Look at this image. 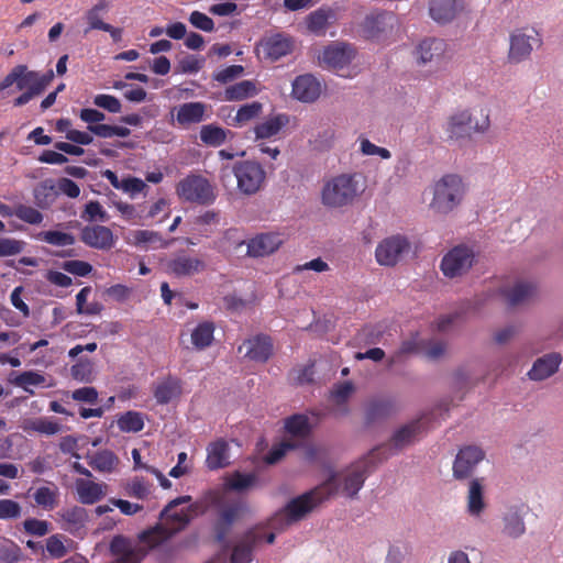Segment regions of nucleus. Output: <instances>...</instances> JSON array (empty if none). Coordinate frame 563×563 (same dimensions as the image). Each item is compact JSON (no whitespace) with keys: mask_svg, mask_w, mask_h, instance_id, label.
<instances>
[{"mask_svg":"<svg viewBox=\"0 0 563 563\" xmlns=\"http://www.w3.org/2000/svg\"><path fill=\"white\" fill-rule=\"evenodd\" d=\"M338 475L332 474L321 485L313 489L292 498L287 505L277 511L269 520L272 529L283 531L290 525L300 521L321 503L335 495L338 492Z\"/></svg>","mask_w":563,"mask_h":563,"instance_id":"f257e3e1","label":"nucleus"},{"mask_svg":"<svg viewBox=\"0 0 563 563\" xmlns=\"http://www.w3.org/2000/svg\"><path fill=\"white\" fill-rule=\"evenodd\" d=\"M362 175L346 173L333 176L324 181L321 189V202L332 209L351 205L363 191Z\"/></svg>","mask_w":563,"mask_h":563,"instance_id":"f03ea898","label":"nucleus"},{"mask_svg":"<svg viewBox=\"0 0 563 563\" xmlns=\"http://www.w3.org/2000/svg\"><path fill=\"white\" fill-rule=\"evenodd\" d=\"M464 194L465 186L460 176L454 174L444 175L434 184L430 207L438 213L446 214L461 203Z\"/></svg>","mask_w":563,"mask_h":563,"instance_id":"7ed1b4c3","label":"nucleus"},{"mask_svg":"<svg viewBox=\"0 0 563 563\" xmlns=\"http://www.w3.org/2000/svg\"><path fill=\"white\" fill-rule=\"evenodd\" d=\"M176 194L181 201L199 206H210L217 199L212 184L202 175L189 174L176 185Z\"/></svg>","mask_w":563,"mask_h":563,"instance_id":"20e7f679","label":"nucleus"},{"mask_svg":"<svg viewBox=\"0 0 563 563\" xmlns=\"http://www.w3.org/2000/svg\"><path fill=\"white\" fill-rule=\"evenodd\" d=\"M422 431L420 419L413 420L397 429L386 444L379 445L371 451V456H375L377 462L387 460L389 456L398 454L404 449L413 444Z\"/></svg>","mask_w":563,"mask_h":563,"instance_id":"39448f33","label":"nucleus"},{"mask_svg":"<svg viewBox=\"0 0 563 563\" xmlns=\"http://www.w3.org/2000/svg\"><path fill=\"white\" fill-rule=\"evenodd\" d=\"M53 79L54 71L52 69L41 75L37 71L29 70L26 65H16L0 82V99L10 93L7 90L14 84L18 90H23L27 84H32L35 88L41 89L42 93Z\"/></svg>","mask_w":563,"mask_h":563,"instance_id":"423d86ee","label":"nucleus"},{"mask_svg":"<svg viewBox=\"0 0 563 563\" xmlns=\"http://www.w3.org/2000/svg\"><path fill=\"white\" fill-rule=\"evenodd\" d=\"M239 191L244 196L257 194L265 185L266 172L264 167L254 161H240L232 169Z\"/></svg>","mask_w":563,"mask_h":563,"instance_id":"0eeeda50","label":"nucleus"},{"mask_svg":"<svg viewBox=\"0 0 563 563\" xmlns=\"http://www.w3.org/2000/svg\"><path fill=\"white\" fill-rule=\"evenodd\" d=\"M475 263V252L472 247L460 244L451 249L441 260L440 268L448 278L465 275Z\"/></svg>","mask_w":563,"mask_h":563,"instance_id":"6e6552de","label":"nucleus"},{"mask_svg":"<svg viewBox=\"0 0 563 563\" xmlns=\"http://www.w3.org/2000/svg\"><path fill=\"white\" fill-rule=\"evenodd\" d=\"M472 114L468 110H459L451 114L445 123L444 132L449 141H457L461 139L470 137V130L473 129L475 132L484 133L489 128V117L485 115L481 123H476L471 126Z\"/></svg>","mask_w":563,"mask_h":563,"instance_id":"1a4fd4ad","label":"nucleus"},{"mask_svg":"<svg viewBox=\"0 0 563 563\" xmlns=\"http://www.w3.org/2000/svg\"><path fill=\"white\" fill-rule=\"evenodd\" d=\"M410 250V243L406 236L393 235L378 243L375 257L379 265L395 266Z\"/></svg>","mask_w":563,"mask_h":563,"instance_id":"9d476101","label":"nucleus"},{"mask_svg":"<svg viewBox=\"0 0 563 563\" xmlns=\"http://www.w3.org/2000/svg\"><path fill=\"white\" fill-rule=\"evenodd\" d=\"M415 55L419 65L440 67L449 59L448 44L442 38L428 37L418 44Z\"/></svg>","mask_w":563,"mask_h":563,"instance_id":"9b49d317","label":"nucleus"},{"mask_svg":"<svg viewBox=\"0 0 563 563\" xmlns=\"http://www.w3.org/2000/svg\"><path fill=\"white\" fill-rule=\"evenodd\" d=\"M485 459V452L476 445H466L459 450L452 466L453 477L457 481L470 478L476 466Z\"/></svg>","mask_w":563,"mask_h":563,"instance_id":"f8f14e48","label":"nucleus"},{"mask_svg":"<svg viewBox=\"0 0 563 563\" xmlns=\"http://www.w3.org/2000/svg\"><path fill=\"white\" fill-rule=\"evenodd\" d=\"M294 38L285 33L267 34L261 38L256 49L268 60L276 62L294 51Z\"/></svg>","mask_w":563,"mask_h":563,"instance_id":"ddd939ff","label":"nucleus"},{"mask_svg":"<svg viewBox=\"0 0 563 563\" xmlns=\"http://www.w3.org/2000/svg\"><path fill=\"white\" fill-rule=\"evenodd\" d=\"M534 35H528L521 30H516L510 34L508 62L510 64H519L531 55L533 45L540 46L542 41L537 31H532Z\"/></svg>","mask_w":563,"mask_h":563,"instance_id":"4468645a","label":"nucleus"},{"mask_svg":"<svg viewBox=\"0 0 563 563\" xmlns=\"http://www.w3.org/2000/svg\"><path fill=\"white\" fill-rule=\"evenodd\" d=\"M376 461L377 459L375 456H371L369 453L346 471L343 476L342 487V490L346 496L354 497L358 493Z\"/></svg>","mask_w":563,"mask_h":563,"instance_id":"2eb2a0df","label":"nucleus"},{"mask_svg":"<svg viewBox=\"0 0 563 563\" xmlns=\"http://www.w3.org/2000/svg\"><path fill=\"white\" fill-rule=\"evenodd\" d=\"M354 56L355 49L351 44L333 43L323 49L319 58L324 67L339 71L347 66Z\"/></svg>","mask_w":563,"mask_h":563,"instance_id":"dca6fc26","label":"nucleus"},{"mask_svg":"<svg viewBox=\"0 0 563 563\" xmlns=\"http://www.w3.org/2000/svg\"><path fill=\"white\" fill-rule=\"evenodd\" d=\"M80 240L89 247L108 251L115 244L111 229L100 224L86 225L80 231Z\"/></svg>","mask_w":563,"mask_h":563,"instance_id":"f3484780","label":"nucleus"},{"mask_svg":"<svg viewBox=\"0 0 563 563\" xmlns=\"http://www.w3.org/2000/svg\"><path fill=\"white\" fill-rule=\"evenodd\" d=\"M166 268L170 275L188 277L202 273L206 269V263L199 257L183 252L173 256L167 262Z\"/></svg>","mask_w":563,"mask_h":563,"instance_id":"a211bd4d","label":"nucleus"},{"mask_svg":"<svg viewBox=\"0 0 563 563\" xmlns=\"http://www.w3.org/2000/svg\"><path fill=\"white\" fill-rule=\"evenodd\" d=\"M110 551L117 558L114 563H141L146 551L141 547H133L123 536H115L110 543Z\"/></svg>","mask_w":563,"mask_h":563,"instance_id":"6ab92c4d","label":"nucleus"},{"mask_svg":"<svg viewBox=\"0 0 563 563\" xmlns=\"http://www.w3.org/2000/svg\"><path fill=\"white\" fill-rule=\"evenodd\" d=\"M262 538L257 529L246 531L233 547L230 563H251L253 551L262 542Z\"/></svg>","mask_w":563,"mask_h":563,"instance_id":"aec40b11","label":"nucleus"},{"mask_svg":"<svg viewBox=\"0 0 563 563\" xmlns=\"http://www.w3.org/2000/svg\"><path fill=\"white\" fill-rule=\"evenodd\" d=\"M241 512L239 504H230L219 509L218 518L213 523L214 539L219 543H224L231 531L233 523L236 521Z\"/></svg>","mask_w":563,"mask_h":563,"instance_id":"412c9836","label":"nucleus"},{"mask_svg":"<svg viewBox=\"0 0 563 563\" xmlns=\"http://www.w3.org/2000/svg\"><path fill=\"white\" fill-rule=\"evenodd\" d=\"M282 243V235L277 232L261 233L249 241L247 254L253 257H263L278 250Z\"/></svg>","mask_w":563,"mask_h":563,"instance_id":"4be33fe9","label":"nucleus"},{"mask_svg":"<svg viewBox=\"0 0 563 563\" xmlns=\"http://www.w3.org/2000/svg\"><path fill=\"white\" fill-rule=\"evenodd\" d=\"M62 528L73 536H80L85 532L88 521V512L84 507L73 506L59 512Z\"/></svg>","mask_w":563,"mask_h":563,"instance_id":"5701e85b","label":"nucleus"},{"mask_svg":"<svg viewBox=\"0 0 563 563\" xmlns=\"http://www.w3.org/2000/svg\"><path fill=\"white\" fill-rule=\"evenodd\" d=\"M321 92L320 82L312 75L298 76L292 82L294 98L302 102H313Z\"/></svg>","mask_w":563,"mask_h":563,"instance_id":"b1692460","label":"nucleus"},{"mask_svg":"<svg viewBox=\"0 0 563 563\" xmlns=\"http://www.w3.org/2000/svg\"><path fill=\"white\" fill-rule=\"evenodd\" d=\"M247 347L245 356L251 361L265 363L273 355V341L271 336L258 334L244 342Z\"/></svg>","mask_w":563,"mask_h":563,"instance_id":"393cba45","label":"nucleus"},{"mask_svg":"<svg viewBox=\"0 0 563 563\" xmlns=\"http://www.w3.org/2000/svg\"><path fill=\"white\" fill-rule=\"evenodd\" d=\"M78 499L84 505H92L102 499L107 494V485L84 478L75 482Z\"/></svg>","mask_w":563,"mask_h":563,"instance_id":"a878e982","label":"nucleus"},{"mask_svg":"<svg viewBox=\"0 0 563 563\" xmlns=\"http://www.w3.org/2000/svg\"><path fill=\"white\" fill-rule=\"evenodd\" d=\"M561 355L558 353L547 354L538 358L532 368L528 372V376L532 380H542L552 376L561 364Z\"/></svg>","mask_w":563,"mask_h":563,"instance_id":"bb28decb","label":"nucleus"},{"mask_svg":"<svg viewBox=\"0 0 563 563\" xmlns=\"http://www.w3.org/2000/svg\"><path fill=\"white\" fill-rule=\"evenodd\" d=\"M181 394V380L178 377L168 375L162 379L154 388L153 395L156 402L166 405Z\"/></svg>","mask_w":563,"mask_h":563,"instance_id":"cd10ccee","label":"nucleus"},{"mask_svg":"<svg viewBox=\"0 0 563 563\" xmlns=\"http://www.w3.org/2000/svg\"><path fill=\"white\" fill-rule=\"evenodd\" d=\"M229 465V444L223 439L211 442L207 446L206 466L216 471Z\"/></svg>","mask_w":563,"mask_h":563,"instance_id":"c85d7f7f","label":"nucleus"},{"mask_svg":"<svg viewBox=\"0 0 563 563\" xmlns=\"http://www.w3.org/2000/svg\"><path fill=\"white\" fill-rule=\"evenodd\" d=\"M207 106L200 101L186 102L179 106L176 121L181 126L197 124L203 121Z\"/></svg>","mask_w":563,"mask_h":563,"instance_id":"c756f323","label":"nucleus"},{"mask_svg":"<svg viewBox=\"0 0 563 563\" xmlns=\"http://www.w3.org/2000/svg\"><path fill=\"white\" fill-rule=\"evenodd\" d=\"M460 10L459 0H431L429 7L431 18L439 23L450 22Z\"/></svg>","mask_w":563,"mask_h":563,"instance_id":"7c9ffc66","label":"nucleus"},{"mask_svg":"<svg viewBox=\"0 0 563 563\" xmlns=\"http://www.w3.org/2000/svg\"><path fill=\"white\" fill-rule=\"evenodd\" d=\"M467 512L472 517H479L486 508L484 500L483 478H473L468 484Z\"/></svg>","mask_w":563,"mask_h":563,"instance_id":"2f4dec72","label":"nucleus"},{"mask_svg":"<svg viewBox=\"0 0 563 563\" xmlns=\"http://www.w3.org/2000/svg\"><path fill=\"white\" fill-rule=\"evenodd\" d=\"M174 536V531H169L164 525H156L155 527L144 530L139 534V541L144 547H141L146 553L161 545Z\"/></svg>","mask_w":563,"mask_h":563,"instance_id":"473e14b6","label":"nucleus"},{"mask_svg":"<svg viewBox=\"0 0 563 563\" xmlns=\"http://www.w3.org/2000/svg\"><path fill=\"white\" fill-rule=\"evenodd\" d=\"M395 16L390 13H379L368 15L363 22V33L367 38H378L379 34L385 32L387 26L393 27Z\"/></svg>","mask_w":563,"mask_h":563,"instance_id":"72a5a7b5","label":"nucleus"},{"mask_svg":"<svg viewBox=\"0 0 563 563\" xmlns=\"http://www.w3.org/2000/svg\"><path fill=\"white\" fill-rule=\"evenodd\" d=\"M289 118L285 113H280L268 118L264 122L254 126V133L256 139H269L279 133V131L287 125Z\"/></svg>","mask_w":563,"mask_h":563,"instance_id":"f704fd0d","label":"nucleus"},{"mask_svg":"<svg viewBox=\"0 0 563 563\" xmlns=\"http://www.w3.org/2000/svg\"><path fill=\"white\" fill-rule=\"evenodd\" d=\"M536 292V287L531 283L518 282L514 287L504 289L509 306H517L530 299Z\"/></svg>","mask_w":563,"mask_h":563,"instance_id":"c9c22d12","label":"nucleus"},{"mask_svg":"<svg viewBox=\"0 0 563 563\" xmlns=\"http://www.w3.org/2000/svg\"><path fill=\"white\" fill-rule=\"evenodd\" d=\"M214 323L211 321L200 322L191 332V342L197 350H205L213 341Z\"/></svg>","mask_w":563,"mask_h":563,"instance_id":"e433bc0d","label":"nucleus"},{"mask_svg":"<svg viewBox=\"0 0 563 563\" xmlns=\"http://www.w3.org/2000/svg\"><path fill=\"white\" fill-rule=\"evenodd\" d=\"M161 518H164L166 527L169 531H174V534L184 530L192 520V515L187 509H180L178 511L170 510L165 512V508L161 512Z\"/></svg>","mask_w":563,"mask_h":563,"instance_id":"4c0bfd02","label":"nucleus"},{"mask_svg":"<svg viewBox=\"0 0 563 563\" xmlns=\"http://www.w3.org/2000/svg\"><path fill=\"white\" fill-rule=\"evenodd\" d=\"M23 429L26 432H36L45 435H53L60 432L62 424L53 420L52 418L41 417L27 420Z\"/></svg>","mask_w":563,"mask_h":563,"instance_id":"58836bf2","label":"nucleus"},{"mask_svg":"<svg viewBox=\"0 0 563 563\" xmlns=\"http://www.w3.org/2000/svg\"><path fill=\"white\" fill-rule=\"evenodd\" d=\"M56 196L57 192L52 180H44L33 189L34 202L41 209L49 208L54 203Z\"/></svg>","mask_w":563,"mask_h":563,"instance_id":"ea45409f","label":"nucleus"},{"mask_svg":"<svg viewBox=\"0 0 563 563\" xmlns=\"http://www.w3.org/2000/svg\"><path fill=\"white\" fill-rule=\"evenodd\" d=\"M119 463L118 456L110 450H101L89 457L88 464L96 471L111 473Z\"/></svg>","mask_w":563,"mask_h":563,"instance_id":"a19ab883","label":"nucleus"},{"mask_svg":"<svg viewBox=\"0 0 563 563\" xmlns=\"http://www.w3.org/2000/svg\"><path fill=\"white\" fill-rule=\"evenodd\" d=\"M58 497L59 492L55 485L41 486L33 494L36 506L44 510H53L58 504Z\"/></svg>","mask_w":563,"mask_h":563,"instance_id":"79ce46f5","label":"nucleus"},{"mask_svg":"<svg viewBox=\"0 0 563 563\" xmlns=\"http://www.w3.org/2000/svg\"><path fill=\"white\" fill-rule=\"evenodd\" d=\"M228 133H230V131L221 126L214 124H206L200 129V140L208 146L218 147L227 141Z\"/></svg>","mask_w":563,"mask_h":563,"instance_id":"37998d69","label":"nucleus"},{"mask_svg":"<svg viewBox=\"0 0 563 563\" xmlns=\"http://www.w3.org/2000/svg\"><path fill=\"white\" fill-rule=\"evenodd\" d=\"M133 240L136 246L161 249L166 247L168 243L158 232L151 230H136L133 232Z\"/></svg>","mask_w":563,"mask_h":563,"instance_id":"c03bdc74","label":"nucleus"},{"mask_svg":"<svg viewBox=\"0 0 563 563\" xmlns=\"http://www.w3.org/2000/svg\"><path fill=\"white\" fill-rule=\"evenodd\" d=\"M45 380L46 378L44 375L34 371H25L18 374L13 378H10V382L13 385L23 388L30 395H34V390L29 388V386L44 385Z\"/></svg>","mask_w":563,"mask_h":563,"instance_id":"a18cd8bd","label":"nucleus"},{"mask_svg":"<svg viewBox=\"0 0 563 563\" xmlns=\"http://www.w3.org/2000/svg\"><path fill=\"white\" fill-rule=\"evenodd\" d=\"M286 431L294 437L305 438L310 433V423L306 415H292L285 421Z\"/></svg>","mask_w":563,"mask_h":563,"instance_id":"49530a36","label":"nucleus"},{"mask_svg":"<svg viewBox=\"0 0 563 563\" xmlns=\"http://www.w3.org/2000/svg\"><path fill=\"white\" fill-rule=\"evenodd\" d=\"M118 427L122 432H140L144 428L143 415L137 411H126L119 417Z\"/></svg>","mask_w":563,"mask_h":563,"instance_id":"de8ad7c7","label":"nucleus"},{"mask_svg":"<svg viewBox=\"0 0 563 563\" xmlns=\"http://www.w3.org/2000/svg\"><path fill=\"white\" fill-rule=\"evenodd\" d=\"M151 489L152 484L144 477L139 476L133 477L124 486L125 494L136 499L147 498L151 494Z\"/></svg>","mask_w":563,"mask_h":563,"instance_id":"09e8293b","label":"nucleus"},{"mask_svg":"<svg viewBox=\"0 0 563 563\" xmlns=\"http://www.w3.org/2000/svg\"><path fill=\"white\" fill-rule=\"evenodd\" d=\"M394 405L387 399H375L368 402L366 407V421L373 422L377 419L387 417L393 411Z\"/></svg>","mask_w":563,"mask_h":563,"instance_id":"8fccbe9b","label":"nucleus"},{"mask_svg":"<svg viewBox=\"0 0 563 563\" xmlns=\"http://www.w3.org/2000/svg\"><path fill=\"white\" fill-rule=\"evenodd\" d=\"M255 85L250 80H243L232 86H229L225 91V100L235 101L243 100L255 93Z\"/></svg>","mask_w":563,"mask_h":563,"instance_id":"3c124183","label":"nucleus"},{"mask_svg":"<svg viewBox=\"0 0 563 563\" xmlns=\"http://www.w3.org/2000/svg\"><path fill=\"white\" fill-rule=\"evenodd\" d=\"M37 240L55 246H68L75 243V236L62 231H44L37 234Z\"/></svg>","mask_w":563,"mask_h":563,"instance_id":"603ef678","label":"nucleus"},{"mask_svg":"<svg viewBox=\"0 0 563 563\" xmlns=\"http://www.w3.org/2000/svg\"><path fill=\"white\" fill-rule=\"evenodd\" d=\"M108 8V3L104 0L99 1L95 4L90 10L86 13V19L88 22V29L85 33H88L90 30H100L103 31L107 29L109 23L102 21L100 13Z\"/></svg>","mask_w":563,"mask_h":563,"instance_id":"864d4df0","label":"nucleus"},{"mask_svg":"<svg viewBox=\"0 0 563 563\" xmlns=\"http://www.w3.org/2000/svg\"><path fill=\"white\" fill-rule=\"evenodd\" d=\"M330 18V11L324 9H319L317 11L311 12L307 18V26L308 29L316 33L322 34L324 33Z\"/></svg>","mask_w":563,"mask_h":563,"instance_id":"5fc2aeb1","label":"nucleus"},{"mask_svg":"<svg viewBox=\"0 0 563 563\" xmlns=\"http://www.w3.org/2000/svg\"><path fill=\"white\" fill-rule=\"evenodd\" d=\"M93 364L89 358H79L71 367L70 375L78 382L89 383L92 380Z\"/></svg>","mask_w":563,"mask_h":563,"instance_id":"6e6d98bb","label":"nucleus"},{"mask_svg":"<svg viewBox=\"0 0 563 563\" xmlns=\"http://www.w3.org/2000/svg\"><path fill=\"white\" fill-rule=\"evenodd\" d=\"M14 216L21 221L32 225L42 223L44 219L42 212L36 208L23 203H19L14 207Z\"/></svg>","mask_w":563,"mask_h":563,"instance_id":"4d7b16f0","label":"nucleus"},{"mask_svg":"<svg viewBox=\"0 0 563 563\" xmlns=\"http://www.w3.org/2000/svg\"><path fill=\"white\" fill-rule=\"evenodd\" d=\"M504 533L511 538H518L525 533L526 527L522 517L517 512H510L504 518Z\"/></svg>","mask_w":563,"mask_h":563,"instance_id":"13d9d810","label":"nucleus"},{"mask_svg":"<svg viewBox=\"0 0 563 563\" xmlns=\"http://www.w3.org/2000/svg\"><path fill=\"white\" fill-rule=\"evenodd\" d=\"M263 106L258 101H253L251 103L243 104L238 110L234 121L238 125H243L244 123L257 118L262 112Z\"/></svg>","mask_w":563,"mask_h":563,"instance_id":"bf43d9fd","label":"nucleus"},{"mask_svg":"<svg viewBox=\"0 0 563 563\" xmlns=\"http://www.w3.org/2000/svg\"><path fill=\"white\" fill-rule=\"evenodd\" d=\"M256 479V475L253 473L243 474L234 472L228 482V487L235 492H242L253 486Z\"/></svg>","mask_w":563,"mask_h":563,"instance_id":"052dcab7","label":"nucleus"},{"mask_svg":"<svg viewBox=\"0 0 563 563\" xmlns=\"http://www.w3.org/2000/svg\"><path fill=\"white\" fill-rule=\"evenodd\" d=\"M62 269L68 274L86 277L88 276L93 267L90 263L80 260H70L62 263Z\"/></svg>","mask_w":563,"mask_h":563,"instance_id":"680f3d73","label":"nucleus"},{"mask_svg":"<svg viewBox=\"0 0 563 563\" xmlns=\"http://www.w3.org/2000/svg\"><path fill=\"white\" fill-rule=\"evenodd\" d=\"M22 516L21 505L13 499H0V520H16Z\"/></svg>","mask_w":563,"mask_h":563,"instance_id":"e2e57ef3","label":"nucleus"},{"mask_svg":"<svg viewBox=\"0 0 563 563\" xmlns=\"http://www.w3.org/2000/svg\"><path fill=\"white\" fill-rule=\"evenodd\" d=\"M24 532L33 537H44L49 532V522L36 518H29L23 521Z\"/></svg>","mask_w":563,"mask_h":563,"instance_id":"0e129e2a","label":"nucleus"},{"mask_svg":"<svg viewBox=\"0 0 563 563\" xmlns=\"http://www.w3.org/2000/svg\"><path fill=\"white\" fill-rule=\"evenodd\" d=\"M244 73V67L241 65H230L212 75L213 80L220 84H228Z\"/></svg>","mask_w":563,"mask_h":563,"instance_id":"69168bd1","label":"nucleus"},{"mask_svg":"<svg viewBox=\"0 0 563 563\" xmlns=\"http://www.w3.org/2000/svg\"><path fill=\"white\" fill-rule=\"evenodd\" d=\"M93 104L109 111L110 113H119L122 108L121 102L117 97L104 93L95 96Z\"/></svg>","mask_w":563,"mask_h":563,"instance_id":"338daca9","label":"nucleus"},{"mask_svg":"<svg viewBox=\"0 0 563 563\" xmlns=\"http://www.w3.org/2000/svg\"><path fill=\"white\" fill-rule=\"evenodd\" d=\"M46 551L49 556L60 559L66 555L67 549L63 542V536L53 534L46 540Z\"/></svg>","mask_w":563,"mask_h":563,"instance_id":"774afa93","label":"nucleus"}]
</instances>
